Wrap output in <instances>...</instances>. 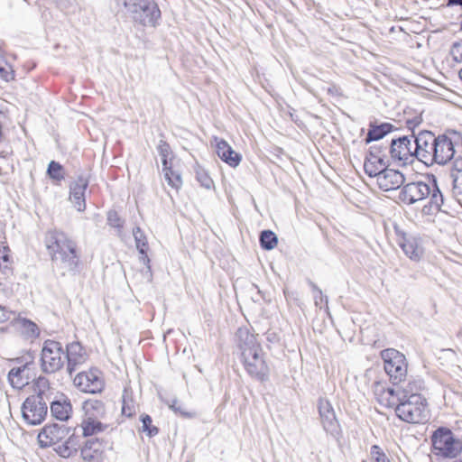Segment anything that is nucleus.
<instances>
[{"label":"nucleus","mask_w":462,"mask_h":462,"mask_svg":"<svg viewBox=\"0 0 462 462\" xmlns=\"http://www.w3.org/2000/svg\"><path fill=\"white\" fill-rule=\"evenodd\" d=\"M416 152L414 135L393 138L390 142L389 154L393 161L406 165L414 160Z\"/></svg>","instance_id":"nucleus-9"},{"label":"nucleus","mask_w":462,"mask_h":462,"mask_svg":"<svg viewBox=\"0 0 462 462\" xmlns=\"http://www.w3.org/2000/svg\"><path fill=\"white\" fill-rule=\"evenodd\" d=\"M32 375V368L26 364L12 368L8 374V380L14 388L22 389L30 383Z\"/></svg>","instance_id":"nucleus-21"},{"label":"nucleus","mask_w":462,"mask_h":462,"mask_svg":"<svg viewBox=\"0 0 462 462\" xmlns=\"http://www.w3.org/2000/svg\"><path fill=\"white\" fill-rule=\"evenodd\" d=\"M393 128V126L389 123H383L379 125H371L365 140L367 143L380 141L387 134L391 133Z\"/></svg>","instance_id":"nucleus-26"},{"label":"nucleus","mask_w":462,"mask_h":462,"mask_svg":"<svg viewBox=\"0 0 462 462\" xmlns=\"http://www.w3.org/2000/svg\"><path fill=\"white\" fill-rule=\"evenodd\" d=\"M47 172L50 178L56 180H60L64 178V171L62 166L54 161H51L49 163Z\"/></svg>","instance_id":"nucleus-35"},{"label":"nucleus","mask_w":462,"mask_h":462,"mask_svg":"<svg viewBox=\"0 0 462 462\" xmlns=\"http://www.w3.org/2000/svg\"><path fill=\"white\" fill-rule=\"evenodd\" d=\"M83 420H100L105 414V407L102 402L97 400H88L83 403Z\"/></svg>","instance_id":"nucleus-24"},{"label":"nucleus","mask_w":462,"mask_h":462,"mask_svg":"<svg viewBox=\"0 0 462 462\" xmlns=\"http://www.w3.org/2000/svg\"><path fill=\"white\" fill-rule=\"evenodd\" d=\"M67 371L69 375L78 370L88 360V354L85 348L79 342L69 344L65 350Z\"/></svg>","instance_id":"nucleus-14"},{"label":"nucleus","mask_w":462,"mask_h":462,"mask_svg":"<svg viewBox=\"0 0 462 462\" xmlns=\"http://www.w3.org/2000/svg\"><path fill=\"white\" fill-rule=\"evenodd\" d=\"M0 310L3 311L2 316H0V321L1 322H5V321H7L9 319H12V321H14V323L15 322V319H17L15 318V313H14L12 311H5L4 308L2 306H0Z\"/></svg>","instance_id":"nucleus-46"},{"label":"nucleus","mask_w":462,"mask_h":462,"mask_svg":"<svg viewBox=\"0 0 462 462\" xmlns=\"http://www.w3.org/2000/svg\"><path fill=\"white\" fill-rule=\"evenodd\" d=\"M371 456L374 462H390L385 454L378 446H373L371 448Z\"/></svg>","instance_id":"nucleus-41"},{"label":"nucleus","mask_w":462,"mask_h":462,"mask_svg":"<svg viewBox=\"0 0 462 462\" xmlns=\"http://www.w3.org/2000/svg\"><path fill=\"white\" fill-rule=\"evenodd\" d=\"M236 345L246 372L260 381L267 380L269 367L256 336L247 328H240L236 332Z\"/></svg>","instance_id":"nucleus-1"},{"label":"nucleus","mask_w":462,"mask_h":462,"mask_svg":"<svg viewBox=\"0 0 462 462\" xmlns=\"http://www.w3.org/2000/svg\"><path fill=\"white\" fill-rule=\"evenodd\" d=\"M14 326L26 337H33L39 335V330L36 324L26 319L18 318L15 319Z\"/></svg>","instance_id":"nucleus-27"},{"label":"nucleus","mask_w":462,"mask_h":462,"mask_svg":"<svg viewBox=\"0 0 462 462\" xmlns=\"http://www.w3.org/2000/svg\"><path fill=\"white\" fill-rule=\"evenodd\" d=\"M401 399H402L401 393H395L394 390L389 388L386 392L383 393L382 398H380L379 402L385 407H395L401 402Z\"/></svg>","instance_id":"nucleus-30"},{"label":"nucleus","mask_w":462,"mask_h":462,"mask_svg":"<svg viewBox=\"0 0 462 462\" xmlns=\"http://www.w3.org/2000/svg\"><path fill=\"white\" fill-rule=\"evenodd\" d=\"M73 382L78 389L88 393H100L105 385L102 374L97 369L79 373Z\"/></svg>","instance_id":"nucleus-11"},{"label":"nucleus","mask_w":462,"mask_h":462,"mask_svg":"<svg viewBox=\"0 0 462 462\" xmlns=\"http://www.w3.org/2000/svg\"><path fill=\"white\" fill-rule=\"evenodd\" d=\"M81 429L84 436H91L104 430L105 426L100 420H82Z\"/></svg>","instance_id":"nucleus-31"},{"label":"nucleus","mask_w":462,"mask_h":462,"mask_svg":"<svg viewBox=\"0 0 462 462\" xmlns=\"http://www.w3.org/2000/svg\"><path fill=\"white\" fill-rule=\"evenodd\" d=\"M389 146L390 143H387L386 144H383V143H374L370 147L369 153L377 155L382 159L388 160L387 153H389Z\"/></svg>","instance_id":"nucleus-37"},{"label":"nucleus","mask_w":462,"mask_h":462,"mask_svg":"<svg viewBox=\"0 0 462 462\" xmlns=\"http://www.w3.org/2000/svg\"><path fill=\"white\" fill-rule=\"evenodd\" d=\"M437 142V137L428 131L420 132L417 136H414V144L416 152L414 158L426 165H431V157L434 152V146Z\"/></svg>","instance_id":"nucleus-12"},{"label":"nucleus","mask_w":462,"mask_h":462,"mask_svg":"<svg viewBox=\"0 0 462 462\" xmlns=\"http://www.w3.org/2000/svg\"><path fill=\"white\" fill-rule=\"evenodd\" d=\"M348 195H350L351 199H357V197L360 196L359 192L355 189H353L352 191L348 193Z\"/></svg>","instance_id":"nucleus-49"},{"label":"nucleus","mask_w":462,"mask_h":462,"mask_svg":"<svg viewBox=\"0 0 462 462\" xmlns=\"http://www.w3.org/2000/svg\"><path fill=\"white\" fill-rule=\"evenodd\" d=\"M123 5L125 14L136 23L155 27L161 18V11L152 0H117Z\"/></svg>","instance_id":"nucleus-4"},{"label":"nucleus","mask_w":462,"mask_h":462,"mask_svg":"<svg viewBox=\"0 0 462 462\" xmlns=\"http://www.w3.org/2000/svg\"><path fill=\"white\" fill-rule=\"evenodd\" d=\"M399 245L402 247L404 254L411 260H419L423 254V249L415 237H406L404 236L400 238Z\"/></svg>","instance_id":"nucleus-22"},{"label":"nucleus","mask_w":462,"mask_h":462,"mask_svg":"<svg viewBox=\"0 0 462 462\" xmlns=\"http://www.w3.org/2000/svg\"><path fill=\"white\" fill-rule=\"evenodd\" d=\"M45 245L53 265L60 270L62 274L76 270L79 258L77 245L65 233L49 231L45 236Z\"/></svg>","instance_id":"nucleus-2"},{"label":"nucleus","mask_w":462,"mask_h":462,"mask_svg":"<svg viewBox=\"0 0 462 462\" xmlns=\"http://www.w3.org/2000/svg\"><path fill=\"white\" fill-rule=\"evenodd\" d=\"M66 355L62 345L55 340H46L41 352V365L45 373L60 371L65 365Z\"/></svg>","instance_id":"nucleus-8"},{"label":"nucleus","mask_w":462,"mask_h":462,"mask_svg":"<svg viewBox=\"0 0 462 462\" xmlns=\"http://www.w3.org/2000/svg\"><path fill=\"white\" fill-rule=\"evenodd\" d=\"M460 48H462V45H460V44H454V45H453V49H452L453 53H454L456 51H458Z\"/></svg>","instance_id":"nucleus-50"},{"label":"nucleus","mask_w":462,"mask_h":462,"mask_svg":"<svg viewBox=\"0 0 462 462\" xmlns=\"http://www.w3.org/2000/svg\"><path fill=\"white\" fill-rule=\"evenodd\" d=\"M164 178L173 189H179L182 184L180 174L171 169V164L162 168Z\"/></svg>","instance_id":"nucleus-29"},{"label":"nucleus","mask_w":462,"mask_h":462,"mask_svg":"<svg viewBox=\"0 0 462 462\" xmlns=\"http://www.w3.org/2000/svg\"><path fill=\"white\" fill-rule=\"evenodd\" d=\"M169 407L177 414H180V416L187 417V418H192L195 416V413H192L189 411L185 405L180 403L179 401L174 400L169 405Z\"/></svg>","instance_id":"nucleus-39"},{"label":"nucleus","mask_w":462,"mask_h":462,"mask_svg":"<svg viewBox=\"0 0 462 462\" xmlns=\"http://www.w3.org/2000/svg\"><path fill=\"white\" fill-rule=\"evenodd\" d=\"M79 443L77 438L70 437L63 443L58 444L55 450L62 457H69L78 450Z\"/></svg>","instance_id":"nucleus-28"},{"label":"nucleus","mask_w":462,"mask_h":462,"mask_svg":"<svg viewBox=\"0 0 462 462\" xmlns=\"http://www.w3.org/2000/svg\"><path fill=\"white\" fill-rule=\"evenodd\" d=\"M454 192L459 204L462 205V181L454 185Z\"/></svg>","instance_id":"nucleus-47"},{"label":"nucleus","mask_w":462,"mask_h":462,"mask_svg":"<svg viewBox=\"0 0 462 462\" xmlns=\"http://www.w3.org/2000/svg\"><path fill=\"white\" fill-rule=\"evenodd\" d=\"M453 462H462V457H461L460 458H458V459H457V460L453 461Z\"/></svg>","instance_id":"nucleus-52"},{"label":"nucleus","mask_w":462,"mask_h":462,"mask_svg":"<svg viewBox=\"0 0 462 462\" xmlns=\"http://www.w3.org/2000/svg\"><path fill=\"white\" fill-rule=\"evenodd\" d=\"M383 368L393 383L403 382L408 374L406 356L394 348H387L381 352Z\"/></svg>","instance_id":"nucleus-7"},{"label":"nucleus","mask_w":462,"mask_h":462,"mask_svg":"<svg viewBox=\"0 0 462 462\" xmlns=\"http://www.w3.org/2000/svg\"><path fill=\"white\" fill-rule=\"evenodd\" d=\"M314 299H315L316 305L319 304V299L320 300V301H322V292L316 287H314Z\"/></svg>","instance_id":"nucleus-48"},{"label":"nucleus","mask_w":462,"mask_h":462,"mask_svg":"<svg viewBox=\"0 0 462 462\" xmlns=\"http://www.w3.org/2000/svg\"><path fill=\"white\" fill-rule=\"evenodd\" d=\"M133 235L135 240L137 249L141 254H144L147 246V240L145 236L141 231L140 227L134 228L133 231Z\"/></svg>","instance_id":"nucleus-36"},{"label":"nucleus","mask_w":462,"mask_h":462,"mask_svg":"<svg viewBox=\"0 0 462 462\" xmlns=\"http://www.w3.org/2000/svg\"><path fill=\"white\" fill-rule=\"evenodd\" d=\"M430 199V205L440 209L443 204V196L437 185L434 176H428L424 180H417L404 185L400 191L399 199L407 205H411Z\"/></svg>","instance_id":"nucleus-3"},{"label":"nucleus","mask_w":462,"mask_h":462,"mask_svg":"<svg viewBox=\"0 0 462 462\" xmlns=\"http://www.w3.org/2000/svg\"><path fill=\"white\" fill-rule=\"evenodd\" d=\"M88 180L80 176L76 180H74L69 187V200L79 212L84 211L86 208L85 191L88 188Z\"/></svg>","instance_id":"nucleus-18"},{"label":"nucleus","mask_w":462,"mask_h":462,"mask_svg":"<svg viewBox=\"0 0 462 462\" xmlns=\"http://www.w3.org/2000/svg\"><path fill=\"white\" fill-rule=\"evenodd\" d=\"M66 429L57 424L46 425L38 434V441L41 447L47 448L57 445L65 437Z\"/></svg>","instance_id":"nucleus-16"},{"label":"nucleus","mask_w":462,"mask_h":462,"mask_svg":"<svg viewBox=\"0 0 462 462\" xmlns=\"http://www.w3.org/2000/svg\"><path fill=\"white\" fill-rule=\"evenodd\" d=\"M422 385L421 380L410 381L401 392L402 400L411 399V395H420L419 392L422 389Z\"/></svg>","instance_id":"nucleus-32"},{"label":"nucleus","mask_w":462,"mask_h":462,"mask_svg":"<svg viewBox=\"0 0 462 462\" xmlns=\"http://www.w3.org/2000/svg\"><path fill=\"white\" fill-rule=\"evenodd\" d=\"M389 389V387H385V385L380 382H374L373 385L374 393L379 402L380 398H382V395L384 392H386Z\"/></svg>","instance_id":"nucleus-44"},{"label":"nucleus","mask_w":462,"mask_h":462,"mask_svg":"<svg viewBox=\"0 0 462 462\" xmlns=\"http://www.w3.org/2000/svg\"><path fill=\"white\" fill-rule=\"evenodd\" d=\"M105 445L97 439H88L81 448V457L87 462H101Z\"/></svg>","instance_id":"nucleus-20"},{"label":"nucleus","mask_w":462,"mask_h":462,"mask_svg":"<svg viewBox=\"0 0 462 462\" xmlns=\"http://www.w3.org/2000/svg\"><path fill=\"white\" fill-rule=\"evenodd\" d=\"M51 414L60 420H66L71 413V404L64 401H55L51 404Z\"/></svg>","instance_id":"nucleus-25"},{"label":"nucleus","mask_w":462,"mask_h":462,"mask_svg":"<svg viewBox=\"0 0 462 462\" xmlns=\"http://www.w3.org/2000/svg\"><path fill=\"white\" fill-rule=\"evenodd\" d=\"M157 151L161 156L162 166L171 164V151L170 145L163 140H161L157 146Z\"/></svg>","instance_id":"nucleus-34"},{"label":"nucleus","mask_w":462,"mask_h":462,"mask_svg":"<svg viewBox=\"0 0 462 462\" xmlns=\"http://www.w3.org/2000/svg\"><path fill=\"white\" fill-rule=\"evenodd\" d=\"M47 404L42 394L29 396L22 407L23 420L30 425H38L47 415Z\"/></svg>","instance_id":"nucleus-10"},{"label":"nucleus","mask_w":462,"mask_h":462,"mask_svg":"<svg viewBox=\"0 0 462 462\" xmlns=\"http://www.w3.org/2000/svg\"><path fill=\"white\" fill-rule=\"evenodd\" d=\"M141 420L143 423V431L147 432L150 437L158 433V429L152 425V420L149 415H143Z\"/></svg>","instance_id":"nucleus-40"},{"label":"nucleus","mask_w":462,"mask_h":462,"mask_svg":"<svg viewBox=\"0 0 462 462\" xmlns=\"http://www.w3.org/2000/svg\"><path fill=\"white\" fill-rule=\"evenodd\" d=\"M459 77H460V79H462V69H460V71H459Z\"/></svg>","instance_id":"nucleus-53"},{"label":"nucleus","mask_w":462,"mask_h":462,"mask_svg":"<svg viewBox=\"0 0 462 462\" xmlns=\"http://www.w3.org/2000/svg\"><path fill=\"white\" fill-rule=\"evenodd\" d=\"M196 178L197 180L200 183V185L207 189H210L214 185V182L210 176L208 174L207 171H205L202 169L197 170Z\"/></svg>","instance_id":"nucleus-38"},{"label":"nucleus","mask_w":462,"mask_h":462,"mask_svg":"<svg viewBox=\"0 0 462 462\" xmlns=\"http://www.w3.org/2000/svg\"><path fill=\"white\" fill-rule=\"evenodd\" d=\"M318 409L325 430L332 435L337 434L339 426L330 402L328 400L320 398L318 402Z\"/></svg>","instance_id":"nucleus-15"},{"label":"nucleus","mask_w":462,"mask_h":462,"mask_svg":"<svg viewBox=\"0 0 462 462\" xmlns=\"http://www.w3.org/2000/svg\"><path fill=\"white\" fill-rule=\"evenodd\" d=\"M404 180L405 179L402 172L393 169H388L387 167L376 179L379 188L385 191L399 189Z\"/></svg>","instance_id":"nucleus-17"},{"label":"nucleus","mask_w":462,"mask_h":462,"mask_svg":"<svg viewBox=\"0 0 462 462\" xmlns=\"http://www.w3.org/2000/svg\"><path fill=\"white\" fill-rule=\"evenodd\" d=\"M433 452L442 458H456L462 452V440L446 428H439L431 436Z\"/></svg>","instance_id":"nucleus-5"},{"label":"nucleus","mask_w":462,"mask_h":462,"mask_svg":"<svg viewBox=\"0 0 462 462\" xmlns=\"http://www.w3.org/2000/svg\"><path fill=\"white\" fill-rule=\"evenodd\" d=\"M0 77L5 81H9L13 79L11 68L2 60H0Z\"/></svg>","instance_id":"nucleus-42"},{"label":"nucleus","mask_w":462,"mask_h":462,"mask_svg":"<svg viewBox=\"0 0 462 462\" xmlns=\"http://www.w3.org/2000/svg\"><path fill=\"white\" fill-rule=\"evenodd\" d=\"M397 416L409 423H421L428 418L426 399L421 395H411V399H401L396 406Z\"/></svg>","instance_id":"nucleus-6"},{"label":"nucleus","mask_w":462,"mask_h":462,"mask_svg":"<svg viewBox=\"0 0 462 462\" xmlns=\"http://www.w3.org/2000/svg\"><path fill=\"white\" fill-rule=\"evenodd\" d=\"M260 242L263 248L266 250L273 249L277 245V236L270 230H265L261 233Z\"/></svg>","instance_id":"nucleus-33"},{"label":"nucleus","mask_w":462,"mask_h":462,"mask_svg":"<svg viewBox=\"0 0 462 462\" xmlns=\"http://www.w3.org/2000/svg\"><path fill=\"white\" fill-rule=\"evenodd\" d=\"M353 206L356 207V208H361V209H365V208L363 206H359L354 202H352Z\"/></svg>","instance_id":"nucleus-51"},{"label":"nucleus","mask_w":462,"mask_h":462,"mask_svg":"<svg viewBox=\"0 0 462 462\" xmlns=\"http://www.w3.org/2000/svg\"><path fill=\"white\" fill-rule=\"evenodd\" d=\"M454 154L455 148L451 139L446 135H439L431 157V165H444L454 157Z\"/></svg>","instance_id":"nucleus-13"},{"label":"nucleus","mask_w":462,"mask_h":462,"mask_svg":"<svg viewBox=\"0 0 462 462\" xmlns=\"http://www.w3.org/2000/svg\"><path fill=\"white\" fill-rule=\"evenodd\" d=\"M122 413L128 417H131L134 413V406L127 402L125 395L123 398Z\"/></svg>","instance_id":"nucleus-45"},{"label":"nucleus","mask_w":462,"mask_h":462,"mask_svg":"<svg viewBox=\"0 0 462 462\" xmlns=\"http://www.w3.org/2000/svg\"><path fill=\"white\" fill-rule=\"evenodd\" d=\"M387 164L388 160L369 153L364 162V169L367 175L377 179L381 172L387 167Z\"/></svg>","instance_id":"nucleus-23"},{"label":"nucleus","mask_w":462,"mask_h":462,"mask_svg":"<svg viewBox=\"0 0 462 462\" xmlns=\"http://www.w3.org/2000/svg\"><path fill=\"white\" fill-rule=\"evenodd\" d=\"M107 221L111 226L118 227V228L122 226V221H121L118 214L115 211H110L108 213Z\"/></svg>","instance_id":"nucleus-43"},{"label":"nucleus","mask_w":462,"mask_h":462,"mask_svg":"<svg viewBox=\"0 0 462 462\" xmlns=\"http://www.w3.org/2000/svg\"><path fill=\"white\" fill-rule=\"evenodd\" d=\"M214 141L218 157L230 167H237L241 162L242 156L234 151L226 141L217 137H215Z\"/></svg>","instance_id":"nucleus-19"}]
</instances>
